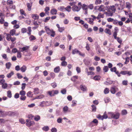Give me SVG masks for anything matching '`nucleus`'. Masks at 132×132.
<instances>
[{"instance_id": "69168bd1", "label": "nucleus", "mask_w": 132, "mask_h": 132, "mask_svg": "<svg viewBox=\"0 0 132 132\" xmlns=\"http://www.w3.org/2000/svg\"><path fill=\"white\" fill-rule=\"evenodd\" d=\"M19 51H18L17 49L15 48H14L12 50V52L13 53H15L16 52L17 53V52Z\"/></svg>"}, {"instance_id": "9b49d317", "label": "nucleus", "mask_w": 132, "mask_h": 132, "mask_svg": "<svg viewBox=\"0 0 132 132\" xmlns=\"http://www.w3.org/2000/svg\"><path fill=\"white\" fill-rule=\"evenodd\" d=\"M80 88L81 90L83 91H86L87 90V88L84 85H81Z\"/></svg>"}, {"instance_id": "0eeeda50", "label": "nucleus", "mask_w": 132, "mask_h": 132, "mask_svg": "<svg viewBox=\"0 0 132 132\" xmlns=\"http://www.w3.org/2000/svg\"><path fill=\"white\" fill-rule=\"evenodd\" d=\"M2 87L4 89H5L7 87H9V88H10L12 86V85L11 84L9 86H8L7 84L5 83L2 84Z\"/></svg>"}, {"instance_id": "c85d7f7f", "label": "nucleus", "mask_w": 132, "mask_h": 132, "mask_svg": "<svg viewBox=\"0 0 132 132\" xmlns=\"http://www.w3.org/2000/svg\"><path fill=\"white\" fill-rule=\"evenodd\" d=\"M113 81H106L104 82V84L106 85H111Z\"/></svg>"}, {"instance_id": "5fc2aeb1", "label": "nucleus", "mask_w": 132, "mask_h": 132, "mask_svg": "<svg viewBox=\"0 0 132 132\" xmlns=\"http://www.w3.org/2000/svg\"><path fill=\"white\" fill-rule=\"evenodd\" d=\"M20 94L21 95H25L26 94V92L23 90L20 91Z\"/></svg>"}, {"instance_id": "13d9d810", "label": "nucleus", "mask_w": 132, "mask_h": 132, "mask_svg": "<svg viewBox=\"0 0 132 132\" xmlns=\"http://www.w3.org/2000/svg\"><path fill=\"white\" fill-rule=\"evenodd\" d=\"M110 99L109 98L107 97L104 99V101L105 103L108 102L110 101Z\"/></svg>"}, {"instance_id": "052dcab7", "label": "nucleus", "mask_w": 132, "mask_h": 132, "mask_svg": "<svg viewBox=\"0 0 132 132\" xmlns=\"http://www.w3.org/2000/svg\"><path fill=\"white\" fill-rule=\"evenodd\" d=\"M100 58L97 56H95L94 58V60L96 61H99L100 60Z\"/></svg>"}, {"instance_id": "1a4fd4ad", "label": "nucleus", "mask_w": 132, "mask_h": 132, "mask_svg": "<svg viewBox=\"0 0 132 132\" xmlns=\"http://www.w3.org/2000/svg\"><path fill=\"white\" fill-rule=\"evenodd\" d=\"M57 11L55 9L51 10L50 11L51 14L52 15H55L57 14Z\"/></svg>"}, {"instance_id": "6e6d98bb", "label": "nucleus", "mask_w": 132, "mask_h": 132, "mask_svg": "<svg viewBox=\"0 0 132 132\" xmlns=\"http://www.w3.org/2000/svg\"><path fill=\"white\" fill-rule=\"evenodd\" d=\"M26 97L24 95H22L20 97V99L21 100L24 101L26 99Z\"/></svg>"}, {"instance_id": "49530a36", "label": "nucleus", "mask_w": 132, "mask_h": 132, "mask_svg": "<svg viewBox=\"0 0 132 132\" xmlns=\"http://www.w3.org/2000/svg\"><path fill=\"white\" fill-rule=\"evenodd\" d=\"M20 52L21 51H20L17 52V57L18 58H19L21 57V55Z\"/></svg>"}, {"instance_id": "423d86ee", "label": "nucleus", "mask_w": 132, "mask_h": 132, "mask_svg": "<svg viewBox=\"0 0 132 132\" xmlns=\"http://www.w3.org/2000/svg\"><path fill=\"white\" fill-rule=\"evenodd\" d=\"M63 111L64 113H65L70 111L69 110V108L67 106H65L63 108Z\"/></svg>"}, {"instance_id": "6e6552de", "label": "nucleus", "mask_w": 132, "mask_h": 132, "mask_svg": "<svg viewBox=\"0 0 132 132\" xmlns=\"http://www.w3.org/2000/svg\"><path fill=\"white\" fill-rule=\"evenodd\" d=\"M98 10L100 11L104 12L105 11V6L103 5H101L99 6Z\"/></svg>"}, {"instance_id": "c9c22d12", "label": "nucleus", "mask_w": 132, "mask_h": 132, "mask_svg": "<svg viewBox=\"0 0 132 132\" xmlns=\"http://www.w3.org/2000/svg\"><path fill=\"white\" fill-rule=\"evenodd\" d=\"M109 9L111 10L112 11L114 12L116 11V9L115 8V6L113 5L111 6Z\"/></svg>"}, {"instance_id": "412c9836", "label": "nucleus", "mask_w": 132, "mask_h": 132, "mask_svg": "<svg viewBox=\"0 0 132 132\" xmlns=\"http://www.w3.org/2000/svg\"><path fill=\"white\" fill-rule=\"evenodd\" d=\"M84 62L86 65L88 66L90 65V62L89 60H86L85 59L84 60Z\"/></svg>"}, {"instance_id": "0e129e2a", "label": "nucleus", "mask_w": 132, "mask_h": 132, "mask_svg": "<svg viewBox=\"0 0 132 132\" xmlns=\"http://www.w3.org/2000/svg\"><path fill=\"white\" fill-rule=\"evenodd\" d=\"M67 99L68 101H71L72 100V97L71 96L69 95L67 96Z\"/></svg>"}, {"instance_id": "a18cd8bd", "label": "nucleus", "mask_w": 132, "mask_h": 132, "mask_svg": "<svg viewBox=\"0 0 132 132\" xmlns=\"http://www.w3.org/2000/svg\"><path fill=\"white\" fill-rule=\"evenodd\" d=\"M67 64V63L65 61H62L61 63V65L65 67L66 66Z\"/></svg>"}, {"instance_id": "864d4df0", "label": "nucleus", "mask_w": 132, "mask_h": 132, "mask_svg": "<svg viewBox=\"0 0 132 132\" xmlns=\"http://www.w3.org/2000/svg\"><path fill=\"white\" fill-rule=\"evenodd\" d=\"M51 86L53 88H55L57 86V84L55 82H54L51 84Z\"/></svg>"}, {"instance_id": "8fccbe9b", "label": "nucleus", "mask_w": 132, "mask_h": 132, "mask_svg": "<svg viewBox=\"0 0 132 132\" xmlns=\"http://www.w3.org/2000/svg\"><path fill=\"white\" fill-rule=\"evenodd\" d=\"M65 29V28L64 27H60L58 31L60 32H62Z\"/></svg>"}, {"instance_id": "6ab92c4d", "label": "nucleus", "mask_w": 132, "mask_h": 132, "mask_svg": "<svg viewBox=\"0 0 132 132\" xmlns=\"http://www.w3.org/2000/svg\"><path fill=\"white\" fill-rule=\"evenodd\" d=\"M26 69V67L24 65H23L20 69L21 71L22 72H24Z\"/></svg>"}, {"instance_id": "f03ea898", "label": "nucleus", "mask_w": 132, "mask_h": 132, "mask_svg": "<svg viewBox=\"0 0 132 132\" xmlns=\"http://www.w3.org/2000/svg\"><path fill=\"white\" fill-rule=\"evenodd\" d=\"M72 53L73 54H78L79 55L82 56H84L85 55V54L81 53L80 51L76 48H75L72 50Z\"/></svg>"}, {"instance_id": "2eb2a0df", "label": "nucleus", "mask_w": 132, "mask_h": 132, "mask_svg": "<svg viewBox=\"0 0 132 132\" xmlns=\"http://www.w3.org/2000/svg\"><path fill=\"white\" fill-rule=\"evenodd\" d=\"M16 30L15 29L11 30L10 32V34L11 36H13L15 34Z\"/></svg>"}, {"instance_id": "09e8293b", "label": "nucleus", "mask_w": 132, "mask_h": 132, "mask_svg": "<svg viewBox=\"0 0 132 132\" xmlns=\"http://www.w3.org/2000/svg\"><path fill=\"white\" fill-rule=\"evenodd\" d=\"M78 79V76H73L71 78V80H72L74 81L76 79Z\"/></svg>"}, {"instance_id": "3c124183", "label": "nucleus", "mask_w": 132, "mask_h": 132, "mask_svg": "<svg viewBox=\"0 0 132 132\" xmlns=\"http://www.w3.org/2000/svg\"><path fill=\"white\" fill-rule=\"evenodd\" d=\"M126 7L128 9H130L131 8V4L129 2H127L126 3Z\"/></svg>"}, {"instance_id": "cd10ccee", "label": "nucleus", "mask_w": 132, "mask_h": 132, "mask_svg": "<svg viewBox=\"0 0 132 132\" xmlns=\"http://www.w3.org/2000/svg\"><path fill=\"white\" fill-rule=\"evenodd\" d=\"M82 9L84 10H86L88 9L87 7L85 4H83L82 5Z\"/></svg>"}, {"instance_id": "58836bf2", "label": "nucleus", "mask_w": 132, "mask_h": 132, "mask_svg": "<svg viewBox=\"0 0 132 132\" xmlns=\"http://www.w3.org/2000/svg\"><path fill=\"white\" fill-rule=\"evenodd\" d=\"M30 41H31L36 39V37L33 35H31L29 38Z\"/></svg>"}, {"instance_id": "4468645a", "label": "nucleus", "mask_w": 132, "mask_h": 132, "mask_svg": "<svg viewBox=\"0 0 132 132\" xmlns=\"http://www.w3.org/2000/svg\"><path fill=\"white\" fill-rule=\"evenodd\" d=\"M32 18L35 20H37L39 18V16L37 14H33L32 15Z\"/></svg>"}, {"instance_id": "f8f14e48", "label": "nucleus", "mask_w": 132, "mask_h": 132, "mask_svg": "<svg viewBox=\"0 0 132 132\" xmlns=\"http://www.w3.org/2000/svg\"><path fill=\"white\" fill-rule=\"evenodd\" d=\"M27 7L28 10L29 11H30L31 9V4H30V3H27Z\"/></svg>"}, {"instance_id": "7c9ffc66", "label": "nucleus", "mask_w": 132, "mask_h": 132, "mask_svg": "<svg viewBox=\"0 0 132 132\" xmlns=\"http://www.w3.org/2000/svg\"><path fill=\"white\" fill-rule=\"evenodd\" d=\"M77 101L75 100H73L72 101V104H71V106H75L77 104L76 103Z\"/></svg>"}, {"instance_id": "c03bdc74", "label": "nucleus", "mask_w": 132, "mask_h": 132, "mask_svg": "<svg viewBox=\"0 0 132 132\" xmlns=\"http://www.w3.org/2000/svg\"><path fill=\"white\" fill-rule=\"evenodd\" d=\"M102 2L101 0H96L95 1V3L96 5H98L100 4Z\"/></svg>"}, {"instance_id": "20e7f679", "label": "nucleus", "mask_w": 132, "mask_h": 132, "mask_svg": "<svg viewBox=\"0 0 132 132\" xmlns=\"http://www.w3.org/2000/svg\"><path fill=\"white\" fill-rule=\"evenodd\" d=\"M26 124L28 127H30L31 126L35 124V122L33 121H31V120L27 119L26 121Z\"/></svg>"}, {"instance_id": "b1692460", "label": "nucleus", "mask_w": 132, "mask_h": 132, "mask_svg": "<svg viewBox=\"0 0 132 132\" xmlns=\"http://www.w3.org/2000/svg\"><path fill=\"white\" fill-rule=\"evenodd\" d=\"M58 9L61 11H65V8L64 6L60 7L58 8Z\"/></svg>"}, {"instance_id": "ea45409f", "label": "nucleus", "mask_w": 132, "mask_h": 132, "mask_svg": "<svg viewBox=\"0 0 132 132\" xmlns=\"http://www.w3.org/2000/svg\"><path fill=\"white\" fill-rule=\"evenodd\" d=\"M100 78V77L99 76H96L94 77V79L96 80H98Z\"/></svg>"}, {"instance_id": "bb28decb", "label": "nucleus", "mask_w": 132, "mask_h": 132, "mask_svg": "<svg viewBox=\"0 0 132 132\" xmlns=\"http://www.w3.org/2000/svg\"><path fill=\"white\" fill-rule=\"evenodd\" d=\"M39 92V89L38 88H35L34 89V94H38Z\"/></svg>"}, {"instance_id": "ddd939ff", "label": "nucleus", "mask_w": 132, "mask_h": 132, "mask_svg": "<svg viewBox=\"0 0 132 132\" xmlns=\"http://www.w3.org/2000/svg\"><path fill=\"white\" fill-rule=\"evenodd\" d=\"M28 49V46H26L23 47L22 48H20V50L21 52H23L24 51H25L27 50Z\"/></svg>"}, {"instance_id": "de8ad7c7", "label": "nucleus", "mask_w": 132, "mask_h": 132, "mask_svg": "<svg viewBox=\"0 0 132 132\" xmlns=\"http://www.w3.org/2000/svg\"><path fill=\"white\" fill-rule=\"evenodd\" d=\"M62 119L60 117L59 118L57 119V121L59 123H61L62 122Z\"/></svg>"}, {"instance_id": "a19ab883", "label": "nucleus", "mask_w": 132, "mask_h": 132, "mask_svg": "<svg viewBox=\"0 0 132 132\" xmlns=\"http://www.w3.org/2000/svg\"><path fill=\"white\" fill-rule=\"evenodd\" d=\"M43 129L45 131H47L49 130V128L47 126L44 127L43 128Z\"/></svg>"}, {"instance_id": "f257e3e1", "label": "nucleus", "mask_w": 132, "mask_h": 132, "mask_svg": "<svg viewBox=\"0 0 132 132\" xmlns=\"http://www.w3.org/2000/svg\"><path fill=\"white\" fill-rule=\"evenodd\" d=\"M45 29L47 33L52 37H54L55 35V32L52 30H51L47 26L45 27Z\"/></svg>"}, {"instance_id": "473e14b6", "label": "nucleus", "mask_w": 132, "mask_h": 132, "mask_svg": "<svg viewBox=\"0 0 132 132\" xmlns=\"http://www.w3.org/2000/svg\"><path fill=\"white\" fill-rule=\"evenodd\" d=\"M6 39L7 40L9 41H10L11 39V35L9 34H6Z\"/></svg>"}, {"instance_id": "f3484780", "label": "nucleus", "mask_w": 132, "mask_h": 132, "mask_svg": "<svg viewBox=\"0 0 132 132\" xmlns=\"http://www.w3.org/2000/svg\"><path fill=\"white\" fill-rule=\"evenodd\" d=\"M60 70V67L59 66L56 67L54 69V71L55 73H58Z\"/></svg>"}, {"instance_id": "f704fd0d", "label": "nucleus", "mask_w": 132, "mask_h": 132, "mask_svg": "<svg viewBox=\"0 0 132 132\" xmlns=\"http://www.w3.org/2000/svg\"><path fill=\"white\" fill-rule=\"evenodd\" d=\"M109 92V90L108 88H106L104 89V92L105 94H107Z\"/></svg>"}, {"instance_id": "39448f33", "label": "nucleus", "mask_w": 132, "mask_h": 132, "mask_svg": "<svg viewBox=\"0 0 132 132\" xmlns=\"http://www.w3.org/2000/svg\"><path fill=\"white\" fill-rule=\"evenodd\" d=\"M81 7H78L76 5H73L72 7V10L74 12H78L81 9Z\"/></svg>"}, {"instance_id": "7ed1b4c3", "label": "nucleus", "mask_w": 132, "mask_h": 132, "mask_svg": "<svg viewBox=\"0 0 132 132\" xmlns=\"http://www.w3.org/2000/svg\"><path fill=\"white\" fill-rule=\"evenodd\" d=\"M111 116L112 118L116 119H118L119 117L120 114L119 113H117L115 114L113 113L112 112L109 113Z\"/></svg>"}, {"instance_id": "e433bc0d", "label": "nucleus", "mask_w": 132, "mask_h": 132, "mask_svg": "<svg viewBox=\"0 0 132 132\" xmlns=\"http://www.w3.org/2000/svg\"><path fill=\"white\" fill-rule=\"evenodd\" d=\"M7 96L8 97L11 98L12 97V94L10 90L7 92Z\"/></svg>"}, {"instance_id": "393cba45", "label": "nucleus", "mask_w": 132, "mask_h": 132, "mask_svg": "<svg viewBox=\"0 0 132 132\" xmlns=\"http://www.w3.org/2000/svg\"><path fill=\"white\" fill-rule=\"evenodd\" d=\"M34 119L36 121H38L40 119V117L39 116L36 115L35 116Z\"/></svg>"}, {"instance_id": "680f3d73", "label": "nucleus", "mask_w": 132, "mask_h": 132, "mask_svg": "<svg viewBox=\"0 0 132 132\" xmlns=\"http://www.w3.org/2000/svg\"><path fill=\"white\" fill-rule=\"evenodd\" d=\"M50 76L51 77L53 78L54 79L55 76V75L54 73L53 72H52L50 73Z\"/></svg>"}, {"instance_id": "4be33fe9", "label": "nucleus", "mask_w": 132, "mask_h": 132, "mask_svg": "<svg viewBox=\"0 0 132 132\" xmlns=\"http://www.w3.org/2000/svg\"><path fill=\"white\" fill-rule=\"evenodd\" d=\"M71 10V7L69 6H68L67 7L65 8V11H67L68 12H70Z\"/></svg>"}, {"instance_id": "72a5a7b5", "label": "nucleus", "mask_w": 132, "mask_h": 132, "mask_svg": "<svg viewBox=\"0 0 132 132\" xmlns=\"http://www.w3.org/2000/svg\"><path fill=\"white\" fill-rule=\"evenodd\" d=\"M91 106L92 108V111L94 112H95L96 109V106L94 105H92Z\"/></svg>"}, {"instance_id": "79ce46f5", "label": "nucleus", "mask_w": 132, "mask_h": 132, "mask_svg": "<svg viewBox=\"0 0 132 132\" xmlns=\"http://www.w3.org/2000/svg\"><path fill=\"white\" fill-rule=\"evenodd\" d=\"M103 70L105 72H107L108 70V68L107 66H105L103 68Z\"/></svg>"}, {"instance_id": "dca6fc26", "label": "nucleus", "mask_w": 132, "mask_h": 132, "mask_svg": "<svg viewBox=\"0 0 132 132\" xmlns=\"http://www.w3.org/2000/svg\"><path fill=\"white\" fill-rule=\"evenodd\" d=\"M88 19L87 21L89 24H93V19L90 18H88Z\"/></svg>"}, {"instance_id": "37998d69", "label": "nucleus", "mask_w": 132, "mask_h": 132, "mask_svg": "<svg viewBox=\"0 0 132 132\" xmlns=\"http://www.w3.org/2000/svg\"><path fill=\"white\" fill-rule=\"evenodd\" d=\"M19 121L20 123L23 124H24L25 123L24 120L21 118H20L19 119Z\"/></svg>"}, {"instance_id": "4c0bfd02", "label": "nucleus", "mask_w": 132, "mask_h": 132, "mask_svg": "<svg viewBox=\"0 0 132 132\" xmlns=\"http://www.w3.org/2000/svg\"><path fill=\"white\" fill-rule=\"evenodd\" d=\"M102 118L103 120L104 119H106L107 118L108 116L106 114V112L105 111L104 112L103 115L102 116Z\"/></svg>"}, {"instance_id": "5701e85b", "label": "nucleus", "mask_w": 132, "mask_h": 132, "mask_svg": "<svg viewBox=\"0 0 132 132\" xmlns=\"http://www.w3.org/2000/svg\"><path fill=\"white\" fill-rule=\"evenodd\" d=\"M110 92L112 94H115L116 93L115 89L114 87H111L110 89Z\"/></svg>"}, {"instance_id": "2f4dec72", "label": "nucleus", "mask_w": 132, "mask_h": 132, "mask_svg": "<svg viewBox=\"0 0 132 132\" xmlns=\"http://www.w3.org/2000/svg\"><path fill=\"white\" fill-rule=\"evenodd\" d=\"M20 12L21 14L24 15L25 16H26V14L25 13L23 9L20 10Z\"/></svg>"}, {"instance_id": "aec40b11", "label": "nucleus", "mask_w": 132, "mask_h": 132, "mask_svg": "<svg viewBox=\"0 0 132 132\" xmlns=\"http://www.w3.org/2000/svg\"><path fill=\"white\" fill-rule=\"evenodd\" d=\"M14 73L13 71H11L10 73H8L7 75V77L8 78H10L13 75Z\"/></svg>"}, {"instance_id": "a211bd4d", "label": "nucleus", "mask_w": 132, "mask_h": 132, "mask_svg": "<svg viewBox=\"0 0 132 132\" xmlns=\"http://www.w3.org/2000/svg\"><path fill=\"white\" fill-rule=\"evenodd\" d=\"M104 32L110 35H111V32L110 30L108 28H106L104 30Z\"/></svg>"}, {"instance_id": "bf43d9fd", "label": "nucleus", "mask_w": 132, "mask_h": 132, "mask_svg": "<svg viewBox=\"0 0 132 132\" xmlns=\"http://www.w3.org/2000/svg\"><path fill=\"white\" fill-rule=\"evenodd\" d=\"M61 93L63 94H65L66 93V90L65 89H64L61 91Z\"/></svg>"}, {"instance_id": "9d476101", "label": "nucleus", "mask_w": 132, "mask_h": 132, "mask_svg": "<svg viewBox=\"0 0 132 132\" xmlns=\"http://www.w3.org/2000/svg\"><path fill=\"white\" fill-rule=\"evenodd\" d=\"M6 3L7 5L11 6L13 5V2L12 0H8L7 1Z\"/></svg>"}, {"instance_id": "a878e982", "label": "nucleus", "mask_w": 132, "mask_h": 132, "mask_svg": "<svg viewBox=\"0 0 132 132\" xmlns=\"http://www.w3.org/2000/svg\"><path fill=\"white\" fill-rule=\"evenodd\" d=\"M33 94H32V92L30 91L29 92L27 93V96L29 97H32L33 96Z\"/></svg>"}, {"instance_id": "e2e57ef3", "label": "nucleus", "mask_w": 132, "mask_h": 132, "mask_svg": "<svg viewBox=\"0 0 132 132\" xmlns=\"http://www.w3.org/2000/svg\"><path fill=\"white\" fill-rule=\"evenodd\" d=\"M53 92V91H49L48 92V94L49 95L51 96H54Z\"/></svg>"}, {"instance_id": "338daca9", "label": "nucleus", "mask_w": 132, "mask_h": 132, "mask_svg": "<svg viewBox=\"0 0 132 132\" xmlns=\"http://www.w3.org/2000/svg\"><path fill=\"white\" fill-rule=\"evenodd\" d=\"M97 117L100 120H103V119L102 118V116H101L99 114L97 116Z\"/></svg>"}, {"instance_id": "c756f323", "label": "nucleus", "mask_w": 132, "mask_h": 132, "mask_svg": "<svg viewBox=\"0 0 132 132\" xmlns=\"http://www.w3.org/2000/svg\"><path fill=\"white\" fill-rule=\"evenodd\" d=\"M11 64L10 62L6 63V68L8 69H9L10 68L11 66Z\"/></svg>"}, {"instance_id": "774afa93", "label": "nucleus", "mask_w": 132, "mask_h": 132, "mask_svg": "<svg viewBox=\"0 0 132 132\" xmlns=\"http://www.w3.org/2000/svg\"><path fill=\"white\" fill-rule=\"evenodd\" d=\"M63 22L65 24H67L69 22V21L67 19H65L63 21Z\"/></svg>"}, {"instance_id": "4d7b16f0", "label": "nucleus", "mask_w": 132, "mask_h": 132, "mask_svg": "<svg viewBox=\"0 0 132 132\" xmlns=\"http://www.w3.org/2000/svg\"><path fill=\"white\" fill-rule=\"evenodd\" d=\"M98 54H100V55L102 56H103L104 55V53L101 50L100 51H99V50H98Z\"/></svg>"}, {"instance_id": "603ef678", "label": "nucleus", "mask_w": 132, "mask_h": 132, "mask_svg": "<svg viewBox=\"0 0 132 132\" xmlns=\"http://www.w3.org/2000/svg\"><path fill=\"white\" fill-rule=\"evenodd\" d=\"M127 113V112L126 110H124L122 111L121 114L122 115H125Z\"/></svg>"}]
</instances>
